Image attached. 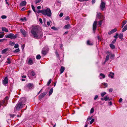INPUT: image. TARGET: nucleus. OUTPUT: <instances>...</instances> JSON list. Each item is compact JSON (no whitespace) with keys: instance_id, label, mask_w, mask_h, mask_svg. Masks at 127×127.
I'll list each match as a JSON object with an SVG mask.
<instances>
[{"instance_id":"58836bf2","label":"nucleus","mask_w":127,"mask_h":127,"mask_svg":"<svg viewBox=\"0 0 127 127\" xmlns=\"http://www.w3.org/2000/svg\"><path fill=\"white\" fill-rule=\"evenodd\" d=\"M20 51L19 49V48L15 50L14 52L15 53H17L19 52Z\"/></svg>"},{"instance_id":"2eb2a0df","label":"nucleus","mask_w":127,"mask_h":127,"mask_svg":"<svg viewBox=\"0 0 127 127\" xmlns=\"http://www.w3.org/2000/svg\"><path fill=\"white\" fill-rule=\"evenodd\" d=\"M101 100L102 101L105 100L107 101L109 99V98L107 96H105L104 98H101Z\"/></svg>"},{"instance_id":"0e129e2a","label":"nucleus","mask_w":127,"mask_h":127,"mask_svg":"<svg viewBox=\"0 0 127 127\" xmlns=\"http://www.w3.org/2000/svg\"><path fill=\"white\" fill-rule=\"evenodd\" d=\"M97 38L100 41H101V39L100 38V37L99 36H97Z\"/></svg>"},{"instance_id":"e2e57ef3","label":"nucleus","mask_w":127,"mask_h":127,"mask_svg":"<svg viewBox=\"0 0 127 127\" xmlns=\"http://www.w3.org/2000/svg\"><path fill=\"white\" fill-rule=\"evenodd\" d=\"M4 34H0V38H2L3 37Z\"/></svg>"},{"instance_id":"20e7f679","label":"nucleus","mask_w":127,"mask_h":127,"mask_svg":"<svg viewBox=\"0 0 127 127\" xmlns=\"http://www.w3.org/2000/svg\"><path fill=\"white\" fill-rule=\"evenodd\" d=\"M17 34L15 35L12 33H10L5 35V37L6 38H9L11 39H15L17 38Z\"/></svg>"},{"instance_id":"c03bdc74","label":"nucleus","mask_w":127,"mask_h":127,"mask_svg":"<svg viewBox=\"0 0 127 127\" xmlns=\"http://www.w3.org/2000/svg\"><path fill=\"white\" fill-rule=\"evenodd\" d=\"M19 45L18 44H16L15 45L14 47L15 48H17L18 47Z\"/></svg>"},{"instance_id":"473e14b6","label":"nucleus","mask_w":127,"mask_h":127,"mask_svg":"<svg viewBox=\"0 0 127 127\" xmlns=\"http://www.w3.org/2000/svg\"><path fill=\"white\" fill-rule=\"evenodd\" d=\"M109 59V55H107L106 56L105 58V62H106L107 61H108Z\"/></svg>"},{"instance_id":"f03ea898","label":"nucleus","mask_w":127,"mask_h":127,"mask_svg":"<svg viewBox=\"0 0 127 127\" xmlns=\"http://www.w3.org/2000/svg\"><path fill=\"white\" fill-rule=\"evenodd\" d=\"M26 101V99L25 98H22L20 99L18 103L16 104L15 106L14 111L15 112L16 110H19L20 109L22 108L23 106L25 105L24 103Z\"/></svg>"},{"instance_id":"6e6d98bb","label":"nucleus","mask_w":127,"mask_h":127,"mask_svg":"<svg viewBox=\"0 0 127 127\" xmlns=\"http://www.w3.org/2000/svg\"><path fill=\"white\" fill-rule=\"evenodd\" d=\"M98 96L97 95H96L95 96L94 98V99L95 100H96L98 98Z\"/></svg>"},{"instance_id":"5701e85b","label":"nucleus","mask_w":127,"mask_h":127,"mask_svg":"<svg viewBox=\"0 0 127 127\" xmlns=\"http://www.w3.org/2000/svg\"><path fill=\"white\" fill-rule=\"evenodd\" d=\"M127 29V25H126L124 26V28L122 29V32L126 31Z\"/></svg>"},{"instance_id":"37998d69","label":"nucleus","mask_w":127,"mask_h":127,"mask_svg":"<svg viewBox=\"0 0 127 127\" xmlns=\"http://www.w3.org/2000/svg\"><path fill=\"white\" fill-rule=\"evenodd\" d=\"M55 5H58V6L60 7L61 6V3L60 2H58L56 3Z\"/></svg>"},{"instance_id":"774afa93","label":"nucleus","mask_w":127,"mask_h":127,"mask_svg":"<svg viewBox=\"0 0 127 127\" xmlns=\"http://www.w3.org/2000/svg\"><path fill=\"white\" fill-rule=\"evenodd\" d=\"M51 28L52 29H54V30H55L56 29V28L54 26L52 27H51Z\"/></svg>"},{"instance_id":"4468645a","label":"nucleus","mask_w":127,"mask_h":127,"mask_svg":"<svg viewBox=\"0 0 127 127\" xmlns=\"http://www.w3.org/2000/svg\"><path fill=\"white\" fill-rule=\"evenodd\" d=\"M96 17L98 18L102 19V18H103L104 17L103 16L101 15V13H99L97 14Z\"/></svg>"},{"instance_id":"a18cd8bd","label":"nucleus","mask_w":127,"mask_h":127,"mask_svg":"<svg viewBox=\"0 0 127 127\" xmlns=\"http://www.w3.org/2000/svg\"><path fill=\"white\" fill-rule=\"evenodd\" d=\"M7 18V16L5 15H2L1 17V18L2 19H5Z\"/></svg>"},{"instance_id":"4be33fe9","label":"nucleus","mask_w":127,"mask_h":127,"mask_svg":"<svg viewBox=\"0 0 127 127\" xmlns=\"http://www.w3.org/2000/svg\"><path fill=\"white\" fill-rule=\"evenodd\" d=\"M8 48H5L2 51V54H4L6 52L8 51Z\"/></svg>"},{"instance_id":"338daca9","label":"nucleus","mask_w":127,"mask_h":127,"mask_svg":"<svg viewBox=\"0 0 127 127\" xmlns=\"http://www.w3.org/2000/svg\"><path fill=\"white\" fill-rule=\"evenodd\" d=\"M47 23L48 26H49L50 25V23L49 22H47Z\"/></svg>"},{"instance_id":"864d4df0","label":"nucleus","mask_w":127,"mask_h":127,"mask_svg":"<svg viewBox=\"0 0 127 127\" xmlns=\"http://www.w3.org/2000/svg\"><path fill=\"white\" fill-rule=\"evenodd\" d=\"M39 20L40 22V23H41L42 24L43 23L42 21V19L41 18H40L39 19Z\"/></svg>"},{"instance_id":"0eeeda50","label":"nucleus","mask_w":127,"mask_h":127,"mask_svg":"<svg viewBox=\"0 0 127 127\" xmlns=\"http://www.w3.org/2000/svg\"><path fill=\"white\" fill-rule=\"evenodd\" d=\"M28 75L29 77L34 76L35 75V73L33 71L29 70Z\"/></svg>"},{"instance_id":"6e6552de","label":"nucleus","mask_w":127,"mask_h":127,"mask_svg":"<svg viewBox=\"0 0 127 127\" xmlns=\"http://www.w3.org/2000/svg\"><path fill=\"white\" fill-rule=\"evenodd\" d=\"M47 92H45L43 93L40 94L39 96V99H41L43 98L45 95L47 94Z\"/></svg>"},{"instance_id":"a211bd4d","label":"nucleus","mask_w":127,"mask_h":127,"mask_svg":"<svg viewBox=\"0 0 127 127\" xmlns=\"http://www.w3.org/2000/svg\"><path fill=\"white\" fill-rule=\"evenodd\" d=\"M26 2L25 1H22L20 3V5L21 6H23L26 5Z\"/></svg>"},{"instance_id":"393cba45","label":"nucleus","mask_w":127,"mask_h":127,"mask_svg":"<svg viewBox=\"0 0 127 127\" xmlns=\"http://www.w3.org/2000/svg\"><path fill=\"white\" fill-rule=\"evenodd\" d=\"M110 47L112 49H113L115 48V46L114 45H113V44H110Z\"/></svg>"},{"instance_id":"e433bc0d","label":"nucleus","mask_w":127,"mask_h":127,"mask_svg":"<svg viewBox=\"0 0 127 127\" xmlns=\"http://www.w3.org/2000/svg\"><path fill=\"white\" fill-rule=\"evenodd\" d=\"M7 61H7L6 62L8 64H9L11 63L10 59L9 58H7Z\"/></svg>"},{"instance_id":"f704fd0d","label":"nucleus","mask_w":127,"mask_h":127,"mask_svg":"<svg viewBox=\"0 0 127 127\" xmlns=\"http://www.w3.org/2000/svg\"><path fill=\"white\" fill-rule=\"evenodd\" d=\"M41 57L40 55L39 54H38L36 56V58L37 59H39L41 58Z\"/></svg>"},{"instance_id":"79ce46f5","label":"nucleus","mask_w":127,"mask_h":127,"mask_svg":"<svg viewBox=\"0 0 127 127\" xmlns=\"http://www.w3.org/2000/svg\"><path fill=\"white\" fill-rule=\"evenodd\" d=\"M5 101H3L2 102H0V107L1 105L5 103Z\"/></svg>"},{"instance_id":"dca6fc26","label":"nucleus","mask_w":127,"mask_h":127,"mask_svg":"<svg viewBox=\"0 0 127 127\" xmlns=\"http://www.w3.org/2000/svg\"><path fill=\"white\" fill-rule=\"evenodd\" d=\"M42 0H35L34 2L35 4L38 5L41 3Z\"/></svg>"},{"instance_id":"de8ad7c7","label":"nucleus","mask_w":127,"mask_h":127,"mask_svg":"<svg viewBox=\"0 0 127 127\" xmlns=\"http://www.w3.org/2000/svg\"><path fill=\"white\" fill-rule=\"evenodd\" d=\"M65 20H69L70 19V17L68 16L66 17L65 19Z\"/></svg>"},{"instance_id":"8fccbe9b","label":"nucleus","mask_w":127,"mask_h":127,"mask_svg":"<svg viewBox=\"0 0 127 127\" xmlns=\"http://www.w3.org/2000/svg\"><path fill=\"white\" fill-rule=\"evenodd\" d=\"M108 76L109 77H111V78H113L114 76L113 75H111L110 74H109L108 75Z\"/></svg>"},{"instance_id":"aec40b11","label":"nucleus","mask_w":127,"mask_h":127,"mask_svg":"<svg viewBox=\"0 0 127 127\" xmlns=\"http://www.w3.org/2000/svg\"><path fill=\"white\" fill-rule=\"evenodd\" d=\"M70 24H67L64 27V28L66 29H69L70 28Z\"/></svg>"},{"instance_id":"4c0bfd02","label":"nucleus","mask_w":127,"mask_h":127,"mask_svg":"<svg viewBox=\"0 0 127 127\" xmlns=\"http://www.w3.org/2000/svg\"><path fill=\"white\" fill-rule=\"evenodd\" d=\"M20 20L23 21H26V17H24L23 18H21L20 19Z\"/></svg>"},{"instance_id":"ea45409f","label":"nucleus","mask_w":127,"mask_h":127,"mask_svg":"<svg viewBox=\"0 0 127 127\" xmlns=\"http://www.w3.org/2000/svg\"><path fill=\"white\" fill-rule=\"evenodd\" d=\"M94 109L93 108H92L91 109L90 113H92L94 112Z\"/></svg>"},{"instance_id":"603ef678","label":"nucleus","mask_w":127,"mask_h":127,"mask_svg":"<svg viewBox=\"0 0 127 127\" xmlns=\"http://www.w3.org/2000/svg\"><path fill=\"white\" fill-rule=\"evenodd\" d=\"M6 3L8 4V5H9V2L8 1V0H5Z\"/></svg>"},{"instance_id":"4d7b16f0","label":"nucleus","mask_w":127,"mask_h":127,"mask_svg":"<svg viewBox=\"0 0 127 127\" xmlns=\"http://www.w3.org/2000/svg\"><path fill=\"white\" fill-rule=\"evenodd\" d=\"M92 117L91 116V117H90L89 118H88L87 119V120L89 121V120H91V119H92Z\"/></svg>"},{"instance_id":"c9c22d12","label":"nucleus","mask_w":127,"mask_h":127,"mask_svg":"<svg viewBox=\"0 0 127 127\" xmlns=\"http://www.w3.org/2000/svg\"><path fill=\"white\" fill-rule=\"evenodd\" d=\"M51 80L50 79L49 80V81H48V82L47 84V86H49V84L51 83Z\"/></svg>"},{"instance_id":"13d9d810","label":"nucleus","mask_w":127,"mask_h":127,"mask_svg":"<svg viewBox=\"0 0 127 127\" xmlns=\"http://www.w3.org/2000/svg\"><path fill=\"white\" fill-rule=\"evenodd\" d=\"M55 54H56V56L57 57H59V54L57 52H55Z\"/></svg>"},{"instance_id":"49530a36","label":"nucleus","mask_w":127,"mask_h":127,"mask_svg":"<svg viewBox=\"0 0 127 127\" xmlns=\"http://www.w3.org/2000/svg\"><path fill=\"white\" fill-rule=\"evenodd\" d=\"M94 120H95L94 119H92L91 121L90 122V124H92L94 122Z\"/></svg>"},{"instance_id":"f8f14e48","label":"nucleus","mask_w":127,"mask_h":127,"mask_svg":"<svg viewBox=\"0 0 127 127\" xmlns=\"http://www.w3.org/2000/svg\"><path fill=\"white\" fill-rule=\"evenodd\" d=\"M33 64V60L31 58H30L28 61V64L32 65Z\"/></svg>"},{"instance_id":"bf43d9fd","label":"nucleus","mask_w":127,"mask_h":127,"mask_svg":"<svg viewBox=\"0 0 127 127\" xmlns=\"http://www.w3.org/2000/svg\"><path fill=\"white\" fill-rule=\"evenodd\" d=\"M95 2V0H93L92 1V4H93Z\"/></svg>"},{"instance_id":"72a5a7b5","label":"nucleus","mask_w":127,"mask_h":127,"mask_svg":"<svg viewBox=\"0 0 127 127\" xmlns=\"http://www.w3.org/2000/svg\"><path fill=\"white\" fill-rule=\"evenodd\" d=\"M100 76L102 77V78H104L105 77V75L103 74L102 73H101L100 74Z\"/></svg>"},{"instance_id":"6ab92c4d","label":"nucleus","mask_w":127,"mask_h":127,"mask_svg":"<svg viewBox=\"0 0 127 127\" xmlns=\"http://www.w3.org/2000/svg\"><path fill=\"white\" fill-rule=\"evenodd\" d=\"M87 44L88 45H93V43L89 40H88L87 41Z\"/></svg>"},{"instance_id":"052dcab7","label":"nucleus","mask_w":127,"mask_h":127,"mask_svg":"<svg viewBox=\"0 0 127 127\" xmlns=\"http://www.w3.org/2000/svg\"><path fill=\"white\" fill-rule=\"evenodd\" d=\"M113 91V89L112 88H110L109 90V92H112Z\"/></svg>"},{"instance_id":"c756f323","label":"nucleus","mask_w":127,"mask_h":127,"mask_svg":"<svg viewBox=\"0 0 127 127\" xmlns=\"http://www.w3.org/2000/svg\"><path fill=\"white\" fill-rule=\"evenodd\" d=\"M102 20H101L100 21H99L98 22V25H99V26H100L102 24Z\"/></svg>"},{"instance_id":"9d476101","label":"nucleus","mask_w":127,"mask_h":127,"mask_svg":"<svg viewBox=\"0 0 127 127\" xmlns=\"http://www.w3.org/2000/svg\"><path fill=\"white\" fill-rule=\"evenodd\" d=\"M20 31L21 33L24 36V37H26L27 34V32H26L25 30L24 29H21L20 30Z\"/></svg>"},{"instance_id":"412c9836","label":"nucleus","mask_w":127,"mask_h":127,"mask_svg":"<svg viewBox=\"0 0 127 127\" xmlns=\"http://www.w3.org/2000/svg\"><path fill=\"white\" fill-rule=\"evenodd\" d=\"M53 89L52 88H51V89L49 91V93L48 95L49 96H50L51 95V94H52V93H53Z\"/></svg>"},{"instance_id":"7ed1b4c3","label":"nucleus","mask_w":127,"mask_h":127,"mask_svg":"<svg viewBox=\"0 0 127 127\" xmlns=\"http://www.w3.org/2000/svg\"><path fill=\"white\" fill-rule=\"evenodd\" d=\"M43 14L46 15L48 17H50L52 15V13L51 10L48 8L45 9L43 10Z\"/></svg>"},{"instance_id":"f3484780","label":"nucleus","mask_w":127,"mask_h":127,"mask_svg":"<svg viewBox=\"0 0 127 127\" xmlns=\"http://www.w3.org/2000/svg\"><path fill=\"white\" fill-rule=\"evenodd\" d=\"M64 70H65L64 67L62 66H61V67L60 69V74H61L62 73H63L64 71Z\"/></svg>"},{"instance_id":"3c124183","label":"nucleus","mask_w":127,"mask_h":127,"mask_svg":"<svg viewBox=\"0 0 127 127\" xmlns=\"http://www.w3.org/2000/svg\"><path fill=\"white\" fill-rule=\"evenodd\" d=\"M63 15V13H61L59 15V16L60 17H62Z\"/></svg>"},{"instance_id":"a19ab883","label":"nucleus","mask_w":127,"mask_h":127,"mask_svg":"<svg viewBox=\"0 0 127 127\" xmlns=\"http://www.w3.org/2000/svg\"><path fill=\"white\" fill-rule=\"evenodd\" d=\"M102 84L105 86V87H107L108 86V84L107 83H102Z\"/></svg>"},{"instance_id":"9b49d317","label":"nucleus","mask_w":127,"mask_h":127,"mask_svg":"<svg viewBox=\"0 0 127 127\" xmlns=\"http://www.w3.org/2000/svg\"><path fill=\"white\" fill-rule=\"evenodd\" d=\"M3 84L5 85L7 84L8 83V79L7 77H5L3 81Z\"/></svg>"},{"instance_id":"680f3d73","label":"nucleus","mask_w":127,"mask_h":127,"mask_svg":"<svg viewBox=\"0 0 127 127\" xmlns=\"http://www.w3.org/2000/svg\"><path fill=\"white\" fill-rule=\"evenodd\" d=\"M122 98H121L119 100V102L120 103L121 102H122Z\"/></svg>"},{"instance_id":"cd10ccee","label":"nucleus","mask_w":127,"mask_h":127,"mask_svg":"<svg viewBox=\"0 0 127 127\" xmlns=\"http://www.w3.org/2000/svg\"><path fill=\"white\" fill-rule=\"evenodd\" d=\"M47 53V51L45 50H43L42 51V53L44 55H45Z\"/></svg>"},{"instance_id":"c85d7f7f","label":"nucleus","mask_w":127,"mask_h":127,"mask_svg":"<svg viewBox=\"0 0 127 127\" xmlns=\"http://www.w3.org/2000/svg\"><path fill=\"white\" fill-rule=\"evenodd\" d=\"M8 99L9 97L8 96H7L4 99V100L3 101H5V103H6L7 102V100Z\"/></svg>"},{"instance_id":"09e8293b","label":"nucleus","mask_w":127,"mask_h":127,"mask_svg":"<svg viewBox=\"0 0 127 127\" xmlns=\"http://www.w3.org/2000/svg\"><path fill=\"white\" fill-rule=\"evenodd\" d=\"M116 39H114L112 41V42H111V44H113L115 43L116 41Z\"/></svg>"},{"instance_id":"39448f33","label":"nucleus","mask_w":127,"mask_h":127,"mask_svg":"<svg viewBox=\"0 0 127 127\" xmlns=\"http://www.w3.org/2000/svg\"><path fill=\"white\" fill-rule=\"evenodd\" d=\"M97 21H95L93 24V30L94 33H95V31L96 30L97 28Z\"/></svg>"},{"instance_id":"f257e3e1","label":"nucleus","mask_w":127,"mask_h":127,"mask_svg":"<svg viewBox=\"0 0 127 127\" xmlns=\"http://www.w3.org/2000/svg\"><path fill=\"white\" fill-rule=\"evenodd\" d=\"M31 32L35 38L38 39L41 38L42 36V32L37 27L33 28L31 30Z\"/></svg>"},{"instance_id":"bb28decb","label":"nucleus","mask_w":127,"mask_h":127,"mask_svg":"<svg viewBox=\"0 0 127 127\" xmlns=\"http://www.w3.org/2000/svg\"><path fill=\"white\" fill-rule=\"evenodd\" d=\"M43 10H37V11H36V13H41L42 14H43Z\"/></svg>"},{"instance_id":"69168bd1","label":"nucleus","mask_w":127,"mask_h":127,"mask_svg":"<svg viewBox=\"0 0 127 127\" xmlns=\"http://www.w3.org/2000/svg\"><path fill=\"white\" fill-rule=\"evenodd\" d=\"M126 23V21H123L122 22V23L124 25H125Z\"/></svg>"},{"instance_id":"423d86ee","label":"nucleus","mask_w":127,"mask_h":127,"mask_svg":"<svg viewBox=\"0 0 127 127\" xmlns=\"http://www.w3.org/2000/svg\"><path fill=\"white\" fill-rule=\"evenodd\" d=\"M25 87L27 89H32L34 88V85L32 83H28Z\"/></svg>"},{"instance_id":"1a4fd4ad","label":"nucleus","mask_w":127,"mask_h":127,"mask_svg":"<svg viewBox=\"0 0 127 127\" xmlns=\"http://www.w3.org/2000/svg\"><path fill=\"white\" fill-rule=\"evenodd\" d=\"M101 9L103 11L104 10V8L105 7V3L103 2H102L100 5Z\"/></svg>"},{"instance_id":"5fc2aeb1","label":"nucleus","mask_w":127,"mask_h":127,"mask_svg":"<svg viewBox=\"0 0 127 127\" xmlns=\"http://www.w3.org/2000/svg\"><path fill=\"white\" fill-rule=\"evenodd\" d=\"M25 47V45L24 44L22 45H21V48L22 50H23Z\"/></svg>"},{"instance_id":"a878e982","label":"nucleus","mask_w":127,"mask_h":127,"mask_svg":"<svg viewBox=\"0 0 127 127\" xmlns=\"http://www.w3.org/2000/svg\"><path fill=\"white\" fill-rule=\"evenodd\" d=\"M119 38L120 39L122 40L123 38V35L122 33H120L118 36Z\"/></svg>"},{"instance_id":"ddd939ff","label":"nucleus","mask_w":127,"mask_h":127,"mask_svg":"<svg viewBox=\"0 0 127 127\" xmlns=\"http://www.w3.org/2000/svg\"><path fill=\"white\" fill-rule=\"evenodd\" d=\"M117 29L116 28L112 29L111 31H110L108 32V34L109 35H111L114 33L116 32Z\"/></svg>"},{"instance_id":"2f4dec72","label":"nucleus","mask_w":127,"mask_h":127,"mask_svg":"<svg viewBox=\"0 0 127 127\" xmlns=\"http://www.w3.org/2000/svg\"><path fill=\"white\" fill-rule=\"evenodd\" d=\"M31 7L32 9L36 13V10L35 9V7L33 5H31Z\"/></svg>"},{"instance_id":"7c9ffc66","label":"nucleus","mask_w":127,"mask_h":127,"mask_svg":"<svg viewBox=\"0 0 127 127\" xmlns=\"http://www.w3.org/2000/svg\"><path fill=\"white\" fill-rule=\"evenodd\" d=\"M106 94V92H103L101 93V95L102 97H103Z\"/></svg>"},{"instance_id":"b1692460","label":"nucleus","mask_w":127,"mask_h":127,"mask_svg":"<svg viewBox=\"0 0 127 127\" xmlns=\"http://www.w3.org/2000/svg\"><path fill=\"white\" fill-rule=\"evenodd\" d=\"M2 31H4L7 32H8V29H7L5 27H3L2 28Z\"/></svg>"}]
</instances>
